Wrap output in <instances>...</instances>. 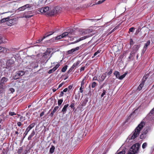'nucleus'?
Segmentation results:
<instances>
[{"mask_svg": "<svg viewBox=\"0 0 154 154\" xmlns=\"http://www.w3.org/2000/svg\"><path fill=\"white\" fill-rule=\"evenodd\" d=\"M145 124V123L144 122H141L135 128L133 132V134L132 135H130L128 137V139L129 140H133L138 137L139 135L140 131L142 129Z\"/></svg>", "mask_w": 154, "mask_h": 154, "instance_id": "obj_1", "label": "nucleus"}, {"mask_svg": "<svg viewBox=\"0 0 154 154\" xmlns=\"http://www.w3.org/2000/svg\"><path fill=\"white\" fill-rule=\"evenodd\" d=\"M140 146V144L138 143L134 144L130 149L127 154H137Z\"/></svg>", "mask_w": 154, "mask_h": 154, "instance_id": "obj_2", "label": "nucleus"}, {"mask_svg": "<svg viewBox=\"0 0 154 154\" xmlns=\"http://www.w3.org/2000/svg\"><path fill=\"white\" fill-rule=\"evenodd\" d=\"M74 32L72 31L71 32H66L63 33L62 34L56 37L55 38V40L60 39L63 38H64L66 36H68L69 37H73V35L74 34Z\"/></svg>", "mask_w": 154, "mask_h": 154, "instance_id": "obj_3", "label": "nucleus"}, {"mask_svg": "<svg viewBox=\"0 0 154 154\" xmlns=\"http://www.w3.org/2000/svg\"><path fill=\"white\" fill-rule=\"evenodd\" d=\"M35 125V124L34 123H33L30 124L28 127L26 129L25 132L24 133L23 135V139L26 137V136L28 134L29 131L34 127Z\"/></svg>", "mask_w": 154, "mask_h": 154, "instance_id": "obj_4", "label": "nucleus"}, {"mask_svg": "<svg viewBox=\"0 0 154 154\" xmlns=\"http://www.w3.org/2000/svg\"><path fill=\"white\" fill-rule=\"evenodd\" d=\"M17 19L16 18L8 20L7 22V24L11 26L16 24L17 23Z\"/></svg>", "mask_w": 154, "mask_h": 154, "instance_id": "obj_5", "label": "nucleus"}, {"mask_svg": "<svg viewBox=\"0 0 154 154\" xmlns=\"http://www.w3.org/2000/svg\"><path fill=\"white\" fill-rule=\"evenodd\" d=\"M32 11H30L27 12L26 13H25L23 14V16L22 17V18H29L32 17L33 16V15L30 14H32Z\"/></svg>", "mask_w": 154, "mask_h": 154, "instance_id": "obj_6", "label": "nucleus"}, {"mask_svg": "<svg viewBox=\"0 0 154 154\" xmlns=\"http://www.w3.org/2000/svg\"><path fill=\"white\" fill-rule=\"evenodd\" d=\"M60 64L59 63H57L56 65L51 69L49 70L48 72L49 74H51L55 71L60 66Z\"/></svg>", "mask_w": 154, "mask_h": 154, "instance_id": "obj_7", "label": "nucleus"}, {"mask_svg": "<svg viewBox=\"0 0 154 154\" xmlns=\"http://www.w3.org/2000/svg\"><path fill=\"white\" fill-rule=\"evenodd\" d=\"M82 32L80 33V34L82 35H84L85 34H88L90 32H91L92 31L90 29H82L81 30Z\"/></svg>", "mask_w": 154, "mask_h": 154, "instance_id": "obj_8", "label": "nucleus"}, {"mask_svg": "<svg viewBox=\"0 0 154 154\" xmlns=\"http://www.w3.org/2000/svg\"><path fill=\"white\" fill-rule=\"evenodd\" d=\"M49 8L48 7H45L44 8H42L39 9V11L42 13H46L48 11Z\"/></svg>", "mask_w": 154, "mask_h": 154, "instance_id": "obj_9", "label": "nucleus"}, {"mask_svg": "<svg viewBox=\"0 0 154 154\" xmlns=\"http://www.w3.org/2000/svg\"><path fill=\"white\" fill-rule=\"evenodd\" d=\"M150 41L149 40H148L147 41L146 43L145 44L142 51V53H144V52L146 51L147 49L148 46L150 45Z\"/></svg>", "mask_w": 154, "mask_h": 154, "instance_id": "obj_10", "label": "nucleus"}, {"mask_svg": "<svg viewBox=\"0 0 154 154\" xmlns=\"http://www.w3.org/2000/svg\"><path fill=\"white\" fill-rule=\"evenodd\" d=\"M8 79L5 77H2L0 81V84L5 85V83L8 81Z\"/></svg>", "mask_w": 154, "mask_h": 154, "instance_id": "obj_11", "label": "nucleus"}, {"mask_svg": "<svg viewBox=\"0 0 154 154\" xmlns=\"http://www.w3.org/2000/svg\"><path fill=\"white\" fill-rule=\"evenodd\" d=\"M79 47H77L75 48H72L70 50L68 51L67 52V53L68 54H72L75 51L79 50Z\"/></svg>", "mask_w": 154, "mask_h": 154, "instance_id": "obj_12", "label": "nucleus"}, {"mask_svg": "<svg viewBox=\"0 0 154 154\" xmlns=\"http://www.w3.org/2000/svg\"><path fill=\"white\" fill-rule=\"evenodd\" d=\"M106 77V73H103L100 76L98 81L102 82L104 80Z\"/></svg>", "mask_w": 154, "mask_h": 154, "instance_id": "obj_13", "label": "nucleus"}, {"mask_svg": "<svg viewBox=\"0 0 154 154\" xmlns=\"http://www.w3.org/2000/svg\"><path fill=\"white\" fill-rule=\"evenodd\" d=\"M80 63V61H77L75 63H74V64L72 65V67L70 68L69 71L70 70H72L74 68L78 66V65Z\"/></svg>", "mask_w": 154, "mask_h": 154, "instance_id": "obj_14", "label": "nucleus"}, {"mask_svg": "<svg viewBox=\"0 0 154 154\" xmlns=\"http://www.w3.org/2000/svg\"><path fill=\"white\" fill-rule=\"evenodd\" d=\"M6 88L5 85L0 84V94L4 92L5 91Z\"/></svg>", "mask_w": 154, "mask_h": 154, "instance_id": "obj_15", "label": "nucleus"}, {"mask_svg": "<svg viewBox=\"0 0 154 154\" xmlns=\"http://www.w3.org/2000/svg\"><path fill=\"white\" fill-rule=\"evenodd\" d=\"M92 36L91 35H88L86 36H85L83 37H82L81 38H80L79 39L75 41V42H78L82 40H83L85 39L88 38L89 37H91Z\"/></svg>", "mask_w": 154, "mask_h": 154, "instance_id": "obj_16", "label": "nucleus"}, {"mask_svg": "<svg viewBox=\"0 0 154 154\" xmlns=\"http://www.w3.org/2000/svg\"><path fill=\"white\" fill-rule=\"evenodd\" d=\"M140 46L139 45H135L133 47V51L134 53L136 52L139 49Z\"/></svg>", "mask_w": 154, "mask_h": 154, "instance_id": "obj_17", "label": "nucleus"}, {"mask_svg": "<svg viewBox=\"0 0 154 154\" xmlns=\"http://www.w3.org/2000/svg\"><path fill=\"white\" fill-rule=\"evenodd\" d=\"M68 106V104H66L64 106L62 110V112H63V114H64L66 113V111L67 110V109Z\"/></svg>", "mask_w": 154, "mask_h": 154, "instance_id": "obj_18", "label": "nucleus"}, {"mask_svg": "<svg viewBox=\"0 0 154 154\" xmlns=\"http://www.w3.org/2000/svg\"><path fill=\"white\" fill-rule=\"evenodd\" d=\"M59 106H55L53 110V111L51 112L50 114V115L51 117H53L54 115V113H55L56 111L58 109Z\"/></svg>", "mask_w": 154, "mask_h": 154, "instance_id": "obj_19", "label": "nucleus"}, {"mask_svg": "<svg viewBox=\"0 0 154 154\" xmlns=\"http://www.w3.org/2000/svg\"><path fill=\"white\" fill-rule=\"evenodd\" d=\"M35 132L34 130H33L31 134L29 136L28 138V140H31L32 138V137L35 135Z\"/></svg>", "mask_w": 154, "mask_h": 154, "instance_id": "obj_20", "label": "nucleus"}, {"mask_svg": "<svg viewBox=\"0 0 154 154\" xmlns=\"http://www.w3.org/2000/svg\"><path fill=\"white\" fill-rule=\"evenodd\" d=\"M7 52L6 48L0 46V53H6Z\"/></svg>", "mask_w": 154, "mask_h": 154, "instance_id": "obj_21", "label": "nucleus"}, {"mask_svg": "<svg viewBox=\"0 0 154 154\" xmlns=\"http://www.w3.org/2000/svg\"><path fill=\"white\" fill-rule=\"evenodd\" d=\"M149 116H151L152 117H154V108L151 110L148 115Z\"/></svg>", "mask_w": 154, "mask_h": 154, "instance_id": "obj_22", "label": "nucleus"}, {"mask_svg": "<svg viewBox=\"0 0 154 154\" xmlns=\"http://www.w3.org/2000/svg\"><path fill=\"white\" fill-rule=\"evenodd\" d=\"M51 49L50 48H48L47 49L45 53V54L46 55H49L51 53Z\"/></svg>", "mask_w": 154, "mask_h": 154, "instance_id": "obj_23", "label": "nucleus"}, {"mask_svg": "<svg viewBox=\"0 0 154 154\" xmlns=\"http://www.w3.org/2000/svg\"><path fill=\"white\" fill-rule=\"evenodd\" d=\"M113 74L116 76V78L119 79L120 76V73L119 72L116 71L114 72Z\"/></svg>", "mask_w": 154, "mask_h": 154, "instance_id": "obj_24", "label": "nucleus"}, {"mask_svg": "<svg viewBox=\"0 0 154 154\" xmlns=\"http://www.w3.org/2000/svg\"><path fill=\"white\" fill-rule=\"evenodd\" d=\"M144 85V82H141L137 88V90L140 91L141 90L142 88L143 87Z\"/></svg>", "mask_w": 154, "mask_h": 154, "instance_id": "obj_25", "label": "nucleus"}, {"mask_svg": "<svg viewBox=\"0 0 154 154\" xmlns=\"http://www.w3.org/2000/svg\"><path fill=\"white\" fill-rule=\"evenodd\" d=\"M18 75L20 76L23 75L25 74V72L23 71H20L17 72Z\"/></svg>", "mask_w": 154, "mask_h": 154, "instance_id": "obj_26", "label": "nucleus"}, {"mask_svg": "<svg viewBox=\"0 0 154 154\" xmlns=\"http://www.w3.org/2000/svg\"><path fill=\"white\" fill-rule=\"evenodd\" d=\"M55 147L52 145L50 149L49 152L51 153H52L54 151L55 149Z\"/></svg>", "mask_w": 154, "mask_h": 154, "instance_id": "obj_27", "label": "nucleus"}, {"mask_svg": "<svg viewBox=\"0 0 154 154\" xmlns=\"http://www.w3.org/2000/svg\"><path fill=\"white\" fill-rule=\"evenodd\" d=\"M46 36H45L44 35L43 38H39L38 40H37L36 41V42L38 43H40L45 38H46Z\"/></svg>", "mask_w": 154, "mask_h": 154, "instance_id": "obj_28", "label": "nucleus"}, {"mask_svg": "<svg viewBox=\"0 0 154 154\" xmlns=\"http://www.w3.org/2000/svg\"><path fill=\"white\" fill-rule=\"evenodd\" d=\"M128 72H125L124 74L121 75V76H119V79L120 80L122 79L127 74Z\"/></svg>", "mask_w": 154, "mask_h": 154, "instance_id": "obj_29", "label": "nucleus"}, {"mask_svg": "<svg viewBox=\"0 0 154 154\" xmlns=\"http://www.w3.org/2000/svg\"><path fill=\"white\" fill-rule=\"evenodd\" d=\"M9 19L8 17L4 18L1 20V22L2 23H4L6 21H8Z\"/></svg>", "mask_w": 154, "mask_h": 154, "instance_id": "obj_30", "label": "nucleus"}, {"mask_svg": "<svg viewBox=\"0 0 154 154\" xmlns=\"http://www.w3.org/2000/svg\"><path fill=\"white\" fill-rule=\"evenodd\" d=\"M87 101L86 100H85L83 101H82L80 103L81 105L82 106H85L86 105Z\"/></svg>", "mask_w": 154, "mask_h": 154, "instance_id": "obj_31", "label": "nucleus"}, {"mask_svg": "<svg viewBox=\"0 0 154 154\" xmlns=\"http://www.w3.org/2000/svg\"><path fill=\"white\" fill-rule=\"evenodd\" d=\"M67 68V65H66L63 66L61 69V71L62 72H65Z\"/></svg>", "mask_w": 154, "mask_h": 154, "instance_id": "obj_32", "label": "nucleus"}, {"mask_svg": "<svg viewBox=\"0 0 154 154\" xmlns=\"http://www.w3.org/2000/svg\"><path fill=\"white\" fill-rule=\"evenodd\" d=\"M97 85V83L95 82H93L91 84V86L92 88H95Z\"/></svg>", "mask_w": 154, "mask_h": 154, "instance_id": "obj_33", "label": "nucleus"}, {"mask_svg": "<svg viewBox=\"0 0 154 154\" xmlns=\"http://www.w3.org/2000/svg\"><path fill=\"white\" fill-rule=\"evenodd\" d=\"M53 32H49L48 33H47L45 34V36H46V37L52 35L53 33Z\"/></svg>", "mask_w": 154, "mask_h": 154, "instance_id": "obj_34", "label": "nucleus"}, {"mask_svg": "<svg viewBox=\"0 0 154 154\" xmlns=\"http://www.w3.org/2000/svg\"><path fill=\"white\" fill-rule=\"evenodd\" d=\"M146 135L142 133L140 135V138L142 139H144L146 137Z\"/></svg>", "mask_w": 154, "mask_h": 154, "instance_id": "obj_35", "label": "nucleus"}, {"mask_svg": "<svg viewBox=\"0 0 154 154\" xmlns=\"http://www.w3.org/2000/svg\"><path fill=\"white\" fill-rule=\"evenodd\" d=\"M23 148L22 147H20L19 148L17 151V153L18 154H20L22 152Z\"/></svg>", "mask_w": 154, "mask_h": 154, "instance_id": "obj_36", "label": "nucleus"}, {"mask_svg": "<svg viewBox=\"0 0 154 154\" xmlns=\"http://www.w3.org/2000/svg\"><path fill=\"white\" fill-rule=\"evenodd\" d=\"M125 151L124 150H122L121 151H120L116 154H125Z\"/></svg>", "mask_w": 154, "mask_h": 154, "instance_id": "obj_37", "label": "nucleus"}, {"mask_svg": "<svg viewBox=\"0 0 154 154\" xmlns=\"http://www.w3.org/2000/svg\"><path fill=\"white\" fill-rule=\"evenodd\" d=\"M63 102V99H60L58 101V104L59 106Z\"/></svg>", "mask_w": 154, "mask_h": 154, "instance_id": "obj_38", "label": "nucleus"}, {"mask_svg": "<svg viewBox=\"0 0 154 154\" xmlns=\"http://www.w3.org/2000/svg\"><path fill=\"white\" fill-rule=\"evenodd\" d=\"M18 75V74H17V72L16 75L13 77L14 79H18L19 78L20 76Z\"/></svg>", "mask_w": 154, "mask_h": 154, "instance_id": "obj_39", "label": "nucleus"}, {"mask_svg": "<svg viewBox=\"0 0 154 154\" xmlns=\"http://www.w3.org/2000/svg\"><path fill=\"white\" fill-rule=\"evenodd\" d=\"M18 9L20 11H23L26 9L25 8L24 6H23L19 8H18Z\"/></svg>", "mask_w": 154, "mask_h": 154, "instance_id": "obj_40", "label": "nucleus"}, {"mask_svg": "<svg viewBox=\"0 0 154 154\" xmlns=\"http://www.w3.org/2000/svg\"><path fill=\"white\" fill-rule=\"evenodd\" d=\"M135 53L133 51H131L130 54L129 56V57L128 58L129 59L131 58L132 57H133V54H134Z\"/></svg>", "mask_w": 154, "mask_h": 154, "instance_id": "obj_41", "label": "nucleus"}, {"mask_svg": "<svg viewBox=\"0 0 154 154\" xmlns=\"http://www.w3.org/2000/svg\"><path fill=\"white\" fill-rule=\"evenodd\" d=\"M147 146V143H144L142 145V147L143 149H144Z\"/></svg>", "mask_w": 154, "mask_h": 154, "instance_id": "obj_42", "label": "nucleus"}, {"mask_svg": "<svg viewBox=\"0 0 154 154\" xmlns=\"http://www.w3.org/2000/svg\"><path fill=\"white\" fill-rule=\"evenodd\" d=\"M106 0H100L98 1L96 4H100L104 2Z\"/></svg>", "mask_w": 154, "mask_h": 154, "instance_id": "obj_43", "label": "nucleus"}, {"mask_svg": "<svg viewBox=\"0 0 154 154\" xmlns=\"http://www.w3.org/2000/svg\"><path fill=\"white\" fill-rule=\"evenodd\" d=\"M25 119V118L24 117L21 116L20 117V120L22 122H23Z\"/></svg>", "mask_w": 154, "mask_h": 154, "instance_id": "obj_44", "label": "nucleus"}, {"mask_svg": "<svg viewBox=\"0 0 154 154\" xmlns=\"http://www.w3.org/2000/svg\"><path fill=\"white\" fill-rule=\"evenodd\" d=\"M9 114L11 116H13L16 115V114L14 112H10Z\"/></svg>", "mask_w": 154, "mask_h": 154, "instance_id": "obj_45", "label": "nucleus"}, {"mask_svg": "<svg viewBox=\"0 0 154 154\" xmlns=\"http://www.w3.org/2000/svg\"><path fill=\"white\" fill-rule=\"evenodd\" d=\"M148 131L147 130V129H146V130L144 129L142 133H143V134H145L146 135V134L147 133Z\"/></svg>", "mask_w": 154, "mask_h": 154, "instance_id": "obj_46", "label": "nucleus"}, {"mask_svg": "<svg viewBox=\"0 0 154 154\" xmlns=\"http://www.w3.org/2000/svg\"><path fill=\"white\" fill-rule=\"evenodd\" d=\"M84 88V87L83 86H81V87H80V89H79V90H80V92L81 93H82L83 92V88Z\"/></svg>", "mask_w": 154, "mask_h": 154, "instance_id": "obj_47", "label": "nucleus"}, {"mask_svg": "<svg viewBox=\"0 0 154 154\" xmlns=\"http://www.w3.org/2000/svg\"><path fill=\"white\" fill-rule=\"evenodd\" d=\"M74 103H72L70 105V107L72 108V109H74Z\"/></svg>", "mask_w": 154, "mask_h": 154, "instance_id": "obj_48", "label": "nucleus"}, {"mask_svg": "<svg viewBox=\"0 0 154 154\" xmlns=\"http://www.w3.org/2000/svg\"><path fill=\"white\" fill-rule=\"evenodd\" d=\"M58 7H56V8H54V14H56V13H57V9H58Z\"/></svg>", "mask_w": 154, "mask_h": 154, "instance_id": "obj_49", "label": "nucleus"}, {"mask_svg": "<svg viewBox=\"0 0 154 154\" xmlns=\"http://www.w3.org/2000/svg\"><path fill=\"white\" fill-rule=\"evenodd\" d=\"M135 29L134 27H131L129 29V31L130 32H133L134 30Z\"/></svg>", "mask_w": 154, "mask_h": 154, "instance_id": "obj_50", "label": "nucleus"}, {"mask_svg": "<svg viewBox=\"0 0 154 154\" xmlns=\"http://www.w3.org/2000/svg\"><path fill=\"white\" fill-rule=\"evenodd\" d=\"M106 93V91L105 90H103V93L101 94V97H102Z\"/></svg>", "mask_w": 154, "mask_h": 154, "instance_id": "obj_51", "label": "nucleus"}, {"mask_svg": "<svg viewBox=\"0 0 154 154\" xmlns=\"http://www.w3.org/2000/svg\"><path fill=\"white\" fill-rule=\"evenodd\" d=\"M130 45H132L134 44V42L132 39H131L130 41Z\"/></svg>", "mask_w": 154, "mask_h": 154, "instance_id": "obj_52", "label": "nucleus"}, {"mask_svg": "<svg viewBox=\"0 0 154 154\" xmlns=\"http://www.w3.org/2000/svg\"><path fill=\"white\" fill-rule=\"evenodd\" d=\"M25 8L26 9L27 8H28L30 7H29V4H26L25 5H24Z\"/></svg>", "mask_w": 154, "mask_h": 154, "instance_id": "obj_53", "label": "nucleus"}, {"mask_svg": "<svg viewBox=\"0 0 154 154\" xmlns=\"http://www.w3.org/2000/svg\"><path fill=\"white\" fill-rule=\"evenodd\" d=\"M45 112V111H43L40 114V117H42L43 116Z\"/></svg>", "mask_w": 154, "mask_h": 154, "instance_id": "obj_54", "label": "nucleus"}, {"mask_svg": "<svg viewBox=\"0 0 154 154\" xmlns=\"http://www.w3.org/2000/svg\"><path fill=\"white\" fill-rule=\"evenodd\" d=\"M9 90L11 91V93H13L14 91V89L13 88H10Z\"/></svg>", "mask_w": 154, "mask_h": 154, "instance_id": "obj_55", "label": "nucleus"}, {"mask_svg": "<svg viewBox=\"0 0 154 154\" xmlns=\"http://www.w3.org/2000/svg\"><path fill=\"white\" fill-rule=\"evenodd\" d=\"M112 72V70L111 69L109 71L108 73V74L109 75H111Z\"/></svg>", "mask_w": 154, "mask_h": 154, "instance_id": "obj_56", "label": "nucleus"}, {"mask_svg": "<svg viewBox=\"0 0 154 154\" xmlns=\"http://www.w3.org/2000/svg\"><path fill=\"white\" fill-rule=\"evenodd\" d=\"M85 44H82V45H81L79 47V48H84L85 46Z\"/></svg>", "mask_w": 154, "mask_h": 154, "instance_id": "obj_57", "label": "nucleus"}, {"mask_svg": "<svg viewBox=\"0 0 154 154\" xmlns=\"http://www.w3.org/2000/svg\"><path fill=\"white\" fill-rule=\"evenodd\" d=\"M17 125L18 126H20L22 125V123L20 122H18L17 123Z\"/></svg>", "mask_w": 154, "mask_h": 154, "instance_id": "obj_58", "label": "nucleus"}, {"mask_svg": "<svg viewBox=\"0 0 154 154\" xmlns=\"http://www.w3.org/2000/svg\"><path fill=\"white\" fill-rule=\"evenodd\" d=\"M63 85V83H61V84H60L59 85V86H58V88L57 89H58V88H60Z\"/></svg>", "mask_w": 154, "mask_h": 154, "instance_id": "obj_59", "label": "nucleus"}, {"mask_svg": "<svg viewBox=\"0 0 154 154\" xmlns=\"http://www.w3.org/2000/svg\"><path fill=\"white\" fill-rule=\"evenodd\" d=\"M85 68V67H82L80 69V71L81 72L82 71H84Z\"/></svg>", "mask_w": 154, "mask_h": 154, "instance_id": "obj_60", "label": "nucleus"}, {"mask_svg": "<svg viewBox=\"0 0 154 154\" xmlns=\"http://www.w3.org/2000/svg\"><path fill=\"white\" fill-rule=\"evenodd\" d=\"M84 80L83 79L81 82V86H83V85H84Z\"/></svg>", "mask_w": 154, "mask_h": 154, "instance_id": "obj_61", "label": "nucleus"}, {"mask_svg": "<svg viewBox=\"0 0 154 154\" xmlns=\"http://www.w3.org/2000/svg\"><path fill=\"white\" fill-rule=\"evenodd\" d=\"M68 90V88H65L63 90V92H66Z\"/></svg>", "mask_w": 154, "mask_h": 154, "instance_id": "obj_62", "label": "nucleus"}, {"mask_svg": "<svg viewBox=\"0 0 154 154\" xmlns=\"http://www.w3.org/2000/svg\"><path fill=\"white\" fill-rule=\"evenodd\" d=\"M63 91H61L60 94V97L63 96Z\"/></svg>", "mask_w": 154, "mask_h": 154, "instance_id": "obj_63", "label": "nucleus"}, {"mask_svg": "<svg viewBox=\"0 0 154 154\" xmlns=\"http://www.w3.org/2000/svg\"><path fill=\"white\" fill-rule=\"evenodd\" d=\"M72 87V86L70 85L68 86V88L69 90H71Z\"/></svg>", "mask_w": 154, "mask_h": 154, "instance_id": "obj_64", "label": "nucleus"}]
</instances>
